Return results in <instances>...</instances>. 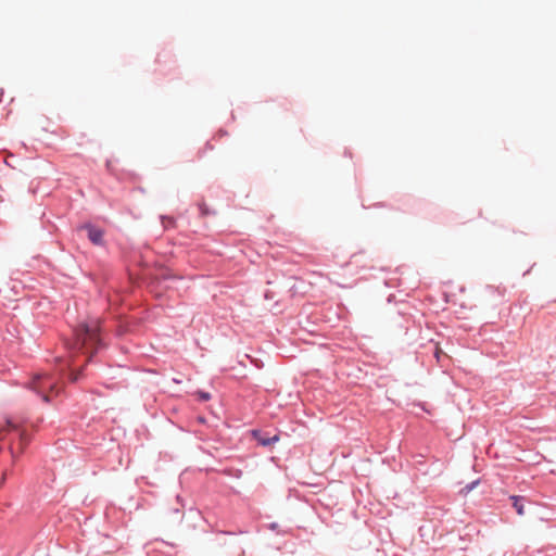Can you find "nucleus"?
<instances>
[{
    "label": "nucleus",
    "instance_id": "14",
    "mask_svg": "<svg viewBox=\"0 0 556 556\" xmlns=\"http://www.w3.org/2000/svg\"><path fill=\"white\" fill-rule=\"evenodd\" d=\"M268 529L274 532L280 531V523H268Z\"/></svg>",
    "mask_w": 556,
    "mask_h": 556
},
{
    "label": "nucleus",
    "instance_id": "12",
    "mask_svg": "<svg viewBox=\"0 0 556 556\" xmlns=\"http://www.w3.org/2000/svg\"><path fill=\"white\" fill-rule=\"evenodd\" d=\"M290 496H294V497H296L298 500H302V501H304L305 503H307L308 505H311V506H312V504H311V500H309L308 497H306L305 495H301V494H300V492H299L298 490H292V491L290 492Z\"/></svg>",
    "mask_w": 556,
    "mask_h": 556
},
{
    "label": "nucleus",
    "instance_id": "6",
    "mask_svg": "<svg viewBox=\"0 0 556 556\" xmlns=\"http://www.w3.org/2000/svg\"><path fill=\"white\" fill-rule=\"evenodd\" d=\"M160 219L164 230H170L176 227V219L173 216L161 215Z\"/></svg>",
    "mask_w": 556,
    "mask_h": 556
},
{
    "label": "nucleus",
    "instance_id": "17",
    "mask_svg": "<svg viewBox=\"0 0 556 556\" xmlns=\"http://www.w3.org/2000/svg\"><path fill=\"white\" fill-rule=\"evenodd\" d=\"M217 134H218V136H220V137H222V136H226V135H227V131H226V130H224V129H219Z\"/></svg>",
    "mask_w": 556,
    "mask_h": 556
},
{
    "label": "nucleus",
    "instance_id": "9",
    "mask_svg": "<svg viewBox=\"0 0 556 556\" xmlns=\"http://www.w3.org/2000/svg\"><path fill=\"white\" fill-rule=\"evenodd\" d=\"M212 530L216 531L217 535L231 536V538L236 536L237 534H241V533L247 532V530H241V529L238 530V531H235V530H220L218 528L215 529L214 527H212Z\"/></svg>",
    "mask_w": 556,
    "mask_h": 556
},
{
    "label": "nucleus",
    "instance_id": "10",
    "mask_svg": "<svg viewBox=\"0 0 556 556\" xmlns=\"http://www.w3.org/2000/svg\"><path fill=\"white\" fill-rule=\"evenodd\" d=\"M200 215L202 217L210 216V215H216V211L210 208L204 202H200L198 204Z\"/></svg>",
    "mask_w": 556,
    "mask_h": 556
},
{
    "label": "nucleus",
    "instance_id": "13",
    "mask_svg": "<svg viewBox=\"0 0 556 556\" xmlns=\"http://www.w3.org/2000/svg\"><path fill=\"white\" fill-rule=\"evenodd\" d=\"M274 298H275V293L271 290H265V292H264L265 300H273Z\"/></svg>",
    "mask_w": 556,
    "mask_h": 556
},
{
    "label": "nucleus",
    "instance_id": "7",
    "mask_svg": "<svg viewBox=\"0 0 556 556\" xmlns=\"http://www.w3.org/2000/svg\"><path fill=\"white\" fill-rule=\"evenodd\" d=\"M510 500H511L513 506L516 508L518 515L519 516H523L525 515V513H523V508H525L523 502L526 501L525 497L511 496Z\"/></svg>",
    "mask_w": 556,
    "mask_h": 556
},
{
    "label": "nucleus",
    "instance_id": "11",
    "mask_svg": "<svg viewBox=\"0 0 556 556\" xmlns=\"http://www.w3.org/2000/svg\"><path fill=\"white\" fill-rule=\"evenodd\" d=\"M194 396L199 402H207L212 399L211 393L204 390H197Z\"/></svg>",
    "mask_w": 556,
    "mask_h": 556
},
{
    "label": "nucleus",
    "instance_id": "5",
    "mask_svg": "<svg viewBox=\"0 0 556 556\" xmlns=\"http://www.w3.org/2000/svg\"><path fill=\"white\" fill-rule=\"evenodd\" d=\"M252 439L263 447H271L275 443L280 440L278 432H270L262 429L251 430Z\"/></svg>",
    "mask_w": 556,
    "mask_h": 556
},
{
    "label": "nucleus",
    "instance_id": "16",
    "mask_svg": "<svg viewBox=\"0 0 556 556\" xmlns=\"http://www.w3.org/2000/svg\"><path fill=\"white\" fill-rule=\"evenodd\" d=\"M441 353H442V351L440 350V348H439V346H435V353H434V354H435V357H437L438 359H439V357H440V354H441Z\"/></svg>",
    "mask_w": 556,
    "mask_h": 556
},
{
    "label": "nucleus",
    "instance_id": "3",
    "mask_svg": "<svg viewBox=\"0 0 556 556\" xmlns=\"http://www.w3.org/2000/svg\"><path fill=\"white\" fill-rule=\"evenodd\" d=\"M8 435H14L17 440L18 453H23L25 446L29 443V434L21 430L12 419H7L3 426H0V440L5 439Z\"/></svg>",
    "mask_w": 556,
    "mask_h": 556
},
{
    "label": "nucleus",
    "instance_id": "19",
    "mask_svg": "<svg viewBox=\"0 0 556 556\" xmlns=\"http://www.w3.org/2000/svg\"><path fill=\"white\" fill-rule=\"evenodd\" d=\"M47 556H49V555H47Z\"/></svg>",
    "mask_w": 556,
    "mask_h": 556
},
{
    "label": "nucleus",
    "instance_id": "8",
    "mask_svg": "<svg viewBox=\"0 0 556 556\" xmlns=\"http://www.w3.org/2000/svg\"><path fill=\"white\" fill-rule=\"evenodd\" d=\"M222 473L231 478L240 479L243 475V471L239 468L228 467L225 468Z\"/></svg>",
    "mask_w": 556,
    "mask_h": 556
},
{
    "label": "nucleus",
    "instance_id": "2",
    "mask_svg": "<svg viewBox=\"0 0 556 556\" xmlns=\"http://www.w3.org/2000/svg\"><path fill=\"white\" fill-rule=\"evenodd\" d=\"M27 389L33 391L45 403H52L53 399L59 395L60 389L51 377L35 376L28 383Z\"/></svg>",
    "mask_w": 556,
    "mask_h": 556
},
{
    "label": "nucleus",
    "instance_id": "4",
    "mask_svg": "<svg viewBox=\"0 0 556 556\" xmlns=\"http://www.w3.org/2000/svg\"><path fill=\"white\" fill-rule=\"evenodd\" d=\"M78 230H84L87 233L88 240L96 247L103 248L106 245L104 239V230L91 222H85L78 226Z\"/></svg>",
    "mask_w": 556,
    "mask_h": 556
},
{
    "label": "nucleus",
    "instance_id": "15",
    "mask_svg": "<svg viewBox=\"0 0 556 556\" xmlns=\"http://www.w3.org/2000/svg\"><path fill=\"white\" fill-rule=\"evenodd\" d=\"M10 453H11V456H12L13 458H15V457H16V448H15V445H14V443H13V442H11V444H10Z\"/></svg>",
    "mask_w": 556,
    "mask_h": 556
},
{
    "label": "nucleus",
    "instance_id": "1",
    "mask_svg": "<svg viewBox=\"0 0 556 556\" xmlns=\"http://www.w3.org/2000/svg\"><path fill=\"white\" fill-rule=\"evenodd\" d=\"M73 337L71 349L88 355L89 361L105 348L99 318L79 320L73 328Z\"/></svg>",
    "mask_w": 556,
    "mask_h": 556
},
{
    "label": "nucleus",
    "instance_id": "18",
    "mask_svg": "<svg viewBox=\"0 0 556 556\" xmlns=\"http://www.w3.org/2000/svg\"><path fill=\"white\" fill-rule=\"evenodd\" d=\"M206 147H207L208 149H213V147L210 144V142H206Z\"/></svg>",
    "mask_w": 556,
    "mask_h": 556
}]
</instances>
